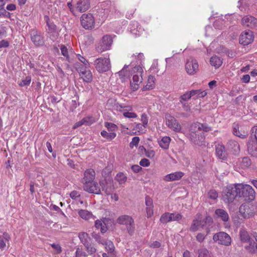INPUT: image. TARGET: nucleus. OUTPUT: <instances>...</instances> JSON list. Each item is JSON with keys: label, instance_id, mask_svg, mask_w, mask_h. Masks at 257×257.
<instances>
[{"label": "nucleus", "instance_id": "nucleus-54", "mask_svg": "<svg viewBox=\"0 0 257 257\" xmlns=\"http://www.w3.org/2000/svg\"><path fill=\"white\" fill-rule=\"evenodd\" d=\"M84 246H85L88 253L90 254L94 253L96 250V248L92 245H91L89 242L88 243V245H84Z\"/></svg>", "mask_w": 257, "mask_h": 257}, {"label": "nucleus", "instance_id": "nucleus-4", "mask_svg": "<svg viewBox=\"0 0 257 257\" xmlns=\"http://www.w3.org/2000/svg\"><path fill=\"white\" fill-rule=\"evenodd\" d=\"M238 196L242 197L246 201H250L255 198V191L252 187L247 184H237Z\"/></svg>", "mask_w": 257, "mask_h": 257}, {"label": "nucleus", "instance_id": "nucleus-1", "mask_svg": "<svg viewBox=\"0 0 257 257\" xmlns=\"http://www.w3.org/2000/svg\"><path fill=\"white\" fill-rule=\"evenodd\" d=\"M201 130L207 132L211 129L206 124L196 122L191 125L189 134V138L191 141L199 146L205 145L204 143L205 136L204 133L201 132Z\"/></svg>", "mask_w": 257, "mask_h": 257}, {"label": "nucleus", "instance_id": "nucleus-2", "mask_svg": "<svg viewBox=\"0 0 257 257\" xmlns=\"http://www.w3.org/2000/svg\"><path fill=\"white\" fill-rule=\"evenodd\" d=\"M143 73V69L141 66H136L132 68L131 75H133V78L130 81V85L133 91L138 89L140 84L142 82Z\"/></svg>", "mask_w": 257, "mask_h": 257}, {"label": "nucleus", "instance_id": "nucleus-9", "mask_svg": "<svg viewBox=\"0 0 257 257\" xmlns=\"http://www.w3.org/2000/svg\"><path fill=\"white\" fill-rule=\"evenodd\" d=\"M256 207L249 204H243L239 209V212L244 218H249L254 216Z\"/></svg>", "mask_w": 257, "mask_h": 257}, {"label": "nucleus", "instance_id": "nucleus-59", "mask_svg": "<svg viewBox=\"0 0 257 257\" xmlns=\"http://www.w3.org/2000/svg\"><path fill=\"white\" fill-rule=\"evenodd\" d=\"M209 232H210L209 229H207L206 235H205L204 234H203L202 233H199L197 234V235L196 236V240L199 242H202L204 240L206 236L209 233Z\"/></svg>", "mask_w": 257, "mask_h": 257}, {"label": "nucleus", "instance_id": "nucleus-6", "mask_svg": "<svg viewBox=\"0 0 257 257\" xmlns=\"http://www.w3.org/2000/svg\"><path fill=\"white\" fill-rule=\"evenodd\" d=\"M67 6L70 11L74 15L77 12L83 13L87 11L90 7V0H79L74 7L71 3H68Z\"/></svg>", "mask_w": 257, "mask_h": 257}, {"label": "nucleus", "instance_id": "nucleus-45", "mask_svg": "<svg viewBox=\"0 0 257 257\" xmlns=\"http://www.w3.org/2000/svg\"><path fill=\"white\" fill-rule=\"evenodd\" d=\"M160 221L161 222L164 224L167 223L169 222H171V217L170 213L166 212L163 214L160 218Z\"/></svg>", "mask_w": 257, "mask_h": 257}, {"label": "nucleus", "instance_id": "nucleus-8", "mask_svg": "<svg viewBox=\"0 0 257 257\" xmlns=\"http://www.w3.org/2000/svg\"><path fill=\"white\" fill-rule=\"evenodd\" d=\"M214 241L218 244L229 246L231 243L230 236L225 232H219L215 233L213 237Z\"/></svg>", "mask_w": 257, "mask_h": 257}, {"label": "nucleus", "instance_id": "nucleus-26", "mask_svg": "<svg viewBox=\"0 0 257 257\" xmlns=\"http://www.w3.org/2000/svg\"><path fill=\"white\" fill-rule=\"evenodd\" d=\"M215 218L220 219L223 222H227L229 220V215L227 211L223 209H217L215 210L214 216Z\"/></svg>", "mask_w": 257, "mask_h": 257}, {"label": "nucleus", "instance_id": "nucleus-33", "mask_svg": "<svg viewBox=\"0 0 257 257\" xmlns=\"http://www.w3.org/2000/svg\"><path fill=\"white\" fill-rule=\"evenodd\" d=\"M128 67L129 65H125L123 68L118 73V76L122 81H124L125 79L129 78L130 74H131V71L128 72L126 69Z\"/></svg>", "mask_w": 257, "mask_h": 257}, {"label": "nucleus", "instance_id": "nucleus-29", "mask_svg": "<svg viewBox=\"0 0 257 257\" xmlns=\"http://www.w3.org/2000/svg\"><path fill=\"white\" fill-rule=\"evenodd\" d=\"M95 177V172L93 169H88L84 173L83 180L84 183H89L92 182Z\"/></svg>", "mask_w": 257, "mask_h": 257}, {"label": "nucleus", "instance_id": "nucleus-47", "mask_svg": "<svg viewBox=\"0 0 257 257\" xmlns=\"http://www.w3.org/2000/svg\"><path fill=\"white\" fill-rule=\"evenodd\" d=\"M102 244L105 245V249L108 252L112 253L114 251L115 247L112 241L104 240V244Z\"/></svg>", "mask_w": 257, "mask_h": 257}, {"label": "nucleus", "instance_id": "nucleus-64", "mask_svg": "<svg viewBox=\"0 0 257 257\" xmlns=\"http://www.w3.org/2000/svg\"><path fill=\"white\" fill-rule=\"evenodd\" d=\"M50 245L55 250L56 253H60L62 251L61 247L60 244L56 243L50 244Z\"/></svg>", "mask_w": 257, "mask_h": 257}, {"label": "nucleus", "instance_id": "nucleus-37", "mask_svg": "<svg viewBox=\"0 0 257 257\" xmlns=\"http://www.w3.org/2000/svg\"><path fill=\"white\" fill-rule=\"evenodd\" d=\"M244 248L250 253H257V243H255L253 240L248 245H245Z\"/></svg>", "mask_w": 257, "mask_h": 257}, {"label": "nucleus", "instance_id": "nucleus-20", "mask_svg": "<svg viewBox=\"0 0 257 257\" xmlns=\"http://www.w3.org/2000/svg\"><path fill=\"white\" fill-rule=\"evenodd\" d=\"M31 40L36 46H42L44 44V38L37 31H33L31 33Z\"/></svg>", "mask_w": 257, "mask_h": 257}, {"label": "nucleus", "instance_id": "nucleus-63", "mask_svg": "<svg viewBox=\"0 0 257 257\" xmlns=\"http://www.w3.org/2000/svg\"><path fill=\"white\" fill-rule=\"evenodd\" d=\"M60 49H61L62 55H63L64 57H65L66 58V59L67 60H68L69 56H68V52L67 48L64 45H61Z\"/></svg>", "mask_w": 257, "mask_h": 257}, {"label": "nucleus", "instance_id": "nucleus-57", "mask_svg": "<svg viewBox=\"0 0 257 257\" xmlns=\"http://www.w3.org/2000/svg\"><path fill=\"white\" fill-rule=\"evenodd\" d=\"M91 236L98 243L101 244H104V240L101 239L99 234L93 232L92 233Z\"/></svg>", "mask_w": 257, "mask_h": 257}, {"label": "nucleus", "instance_id": "nucleus-55", "mask_svg": "<svg viewBox=\"0 0 257 257\" xmlns=\"http://www.w3.org/2000/svg\"><path fill=\"white\" fill-rule=\"evenodd\" d=\"M208 197L212 200H215L218 198V195L215 190H210L208 193Z\"/></svg>", "mask_w": 257, "mask_h": 257}, {"label": "nucleus", "instance_id": "nucleus-32", "mask_svg": "<svg viewBox=\"0 0 257 257\" xmlns=\"http://www.w3.org/2000/svg\"><path fill=\"white\" fill-rule=\"evenodd\" d=\"M132 57L135 58L136 61L131 62L130 65L131 68H134L136 66H141L143 61L144 60V56L143 53H139L138 55H134Z\"/></svg>", "mask_w": 257, "mask_h": 257}, {"label": "nucleus", "instance_id": "nucleus-34", "mask_svg": "<svg viewBox=\"0 0 257 257\" xmlns=\"http://www.w3.org/2000/svg\"><path fill=\"white\" fill-rule=\"evenodd\" d=\"M210 63L211 66L218 68L222 65V59L220 57L215 55L210 58Z\"/></svg>", "mask_w": 257, "mask_h": 257}, {"label": "nucleus", "instance_id": "nucleus-42", "mask_svg": "<svg viewBox=\"0 0 257 257\" xmlns=\"http://www.w3.org/2000/svg\"><path fill=\"white\" fill-rule=\"evenodd\" d=\"M115 180L119 183V184H124L127 180L126 176L123 173L119 172L116 175Z\"/></svg>", "mask_w": 257, "mask_h": 257}, {"label": "nucleus", "instance_id": "nucleus-28", "mask_svg": "<svg viewBox=\"0 0 257 257\" xmlns=\"http://www.w3.org/2000/svg\"><path fill=\"white\" fill-rule=\"evenodd\" d=\"M130 31L134 36H139L143 32V29L138 22H134L130 25Z\"/></svg>", "mask_w": 257, "mask_h": 257}, {"label": "nucleus", "instance_id": "nucleus-53", "mask_svg": "<svg viewBox=\"0 0 257 257\" xmlns=\"http://www.w3.org/2000/svg\"><path fill=\"white\" fill-rule=\"evenodd\" d=\"M87 254L82 248L77 247L75 251V257H87Z\"/></svg>", "mask_w": 257, "mask_h": 257}, {"label": "nucleus", "instance_id": "nucleus-44", "mask_svg": "<svg viewBox=\"0 0 257 257\" xmlns=\"http://www.w3.org/2000/svg\"><path fill=\"white\" fill-rule=\"evenodd\" d=\"M101 135L105 139L108 140H111L113 139L116 136L115 132L108 133L105 131H102L101 132Z\"/></svg>", "mask_w": 257, "mask_h": 257}, {"label": "nucleus", "instance_id": "nucleus-7", "mask_svg": "<svg viewBox=\"0 0 257 257\" xmlns=\"http://www.w3.org/2000/svg\"><path fill=\"white\" fill-rule=\"evenodd\" d=\"M117 222L120 224L126 226L128 233L132 235L135 230V224L134 219L130 216L123 215L117 219Z\"/></svg>", "mask_w": 257, "mask_h": 257}, {"label": "nucleus", "instance_id": "nucleus-60", "mask_svg": "<svg viewBox=\"0 0 257 257\" xmlns=\"http://www.w3.org/2000/svg\"><path fill=\"white\" fill-rule=\"evenodd\" d=\"M76 56L77 59L84 64L85 67L89 66V63L88 61L82 56L80 54H77Z\"/></svg>", "mask_w": 257, "mask_h": 257}, {"label": "nucleus", "instance_id": "nucleus-52", "mask_svg": "<svg viewBox=\"0 0 257 257\" xmlns=\"http://www.w3.org/2000/svg\"><path fill=\"white\" fill-rule=\"evenodd\" d=\"M202 223L205 224V226L204 227L208 228L210 226H211L213 223V219L211 217L209 216H206L204 220H202ZM207 229H209L207 228Z\"/></svg>", "mask_w": 257, "mask_h": 257}, {"label": "nucleus", "instance_id": "nucleus-43", "mask_svg": "<svg viewBox=\"0 0 257 257\" xmlns=\"http://www.w3.org/2000/svg\"><path fill=\"white\" fill-rule=\"evenodd\" d=\"M95 226L97 229H100L102 233H105L107 231L105 224L102 220H96L95 222Z\"/></svg>", "mask_w": 257, "mask_h": 257}, {"label": "nucleus", "instance_id": "nucleus-56", "mask_svg": "<svg viewBox=\"0 0 257 257\" xmlns=\"http://www.w3.org/2000/svg\"><path fill=\"white\" fill-rule=\"evenodd\" d=\"M193 91L195 92V95L196 98H202L206 95L207 92L205 90H192Z\"/></svg>", "mask_w": 257, "mask_h": 257}, {"label": "nucleus", "instance_id": "nucleus-15", "mask_svg": "<svg viewBox=\"0 0 257 257\" xmlns=\"http://www.w3.org/2000/svg\"><path fill=\"white\" fill-rule=\"evenodd\" d=\"M102 10L103 12H100L102 20L108 17L110 18L116 17V16L118 15V13H119L113 6H110L108 8L102 9Z\"/></svg>", "mask_w": 257, "mask_h": 257}, {"label": "nucleus", "instance_id": "nucleus-48", "mask_svg": "<svg viewBox=\"0 0 257 257\" xmlns=\"http://www.w3.org/2000/svg\"><path fill=\"white\" fill-rule=\"evenodd\" d=\"M114 190V187L112 185L111 183H107L106 185L102 188V191H104L105 193L109 195Z\"/></svg>", "mask_w": 257, "mask_h": 257}, {"label": "nucleus", "instance_id": "nucleus-18", "mask_svg": "<svg viewBox=\"0 0 257 257\" xmlns=\"http://www.w3.org/2000/svg\"><path fill=\"white\" fill-rule=\"evenodd\" d=\"M83 67H76L78 72L83 81L86 82H90L92 80V74L90 70H87Z\"/></svg>", "mask_w": 257, "mask_h": 257}, {"label": "nucleus", "instance_id": "nucleus-38", "mask_svg": "<svg viewBox=\"0 0 257 257\" xmlns=\"http://www.w3.org/2000/svg\"><path fill=\"white\" fill-rule=\"evenodd\" d=\"M78 237L81 242L84 245H88V243L89 242L90 238L88 234L85 232H80L78 234Z\"/></svg>", "mask_w": 257, "mask_h": 257}, {"label": "nucleus", "instance_id": "nucleus-49", "mask_svg": "<svg viewBox=\"0 0 257 257\" xmlns=\"http://www.w3.org/2000/svg\"><path fill=\"white\" fill-rule=\"evenodd\" d=\"M198 253V257H212L211 253L206 248L199 249Z\"/></svg>", "mask_w": 257, "mask_h": 257}, {"label": "nucleus", "instance_id": "nucleus-10", "mask_svg": "<svg viewBox=\"0 0 257 257\" xmlns=\"http://www.w3.org/2000/svg\"><path fill=\"white\" fill-rule=\"evenodd\" d=\"M116 109L121 112L125 118H136L138 117L137 114L133 112V107L131 105L117 104L116 105Z\"/></svg>", "mask_w": 257, "mask_h": 257}, {"label": "nucleus", "instance_id": "nucleus-19", "mask_svg": "<svg viewBox=\"0 0 257 257\" xmlns=\"http://www.w3.org/2000/svg\"><path fill=\"white\" fill-rule=\"evenodd\" d=\"M247 150L249 154L253 157H257V138L254 135V138H251L247 145Z\"/></svg>", "mask_w": 257, "mask_h": 257}, {"label": "nucleus", "instance_id": "nucleus-36", "mask_svg": "<svg viewBox=\"0 0 257 257\" xmlns=\"http://www.w3.org/2000/svg\"><path fill=\"white\" fill-rule=\"evenodd\" d=\"M227 147L229 149L234 151L235 153L238 152L240 150V147L238 143L234 140H229L227 143Z\"/></svg>", "mask_w": 257, "mask_h": 257}, {"label": "nucleus", "instance_id": "nucleus-39", "mask_svg": "<svg viewBox=\"0 0 257 257\" xmlns=\"http://www.w3.org/2000/svg\"><path fill=\"white\" fill-rule=\"evenodd\" d=\"M155 77L153 76H149L148 78L147 84L143 88V90L152 89L155 86Z\"/></svg>", "mask_w": 257, "mask_h": 257}, {"label": "nucleus", "instance_id": "nucleus-13", "mask_svg": "<svg viewBox=\"0 0 257 257\" xmlns=\"http://www.w3.org/2000/svg\"><path fill=\"white\" fill-rule=\"evenodd\" d=\"M166 124L171 129L176 132H180L182 126L177 119L170 114L166 115Z\"/></svg>", "mask_w": 257, "mask_h": 257}, {"label": "nucleus", "instance_id": "nucleus-46", "mask_svg": "<svg viewBox=\"0 0 257 257\" xmlns=\"http://www.w3.org/2000/svg\"><path fill=\"white\" fill-rule=\"evenodd\" d=\"M45 20L46 21L47 25L48 27L49 33H53L56 31V26L52 22L49 21V18L48 16H45Z\"/></svg>", "mask_w": 257, "mask_h": 257}, {"label": "nucleus", "instance_id": "nucleus-40", "mask_svg": "<svg viewBox=\"0 0 257 257\" xmlns=\"http://www.w3.org/2000/svg\"><path fill=\"white\" fill-rule=\"evenodd\" d=\"M195 92L196 91H193L192 90H191L190 91H188L183 95H181L180 100V103L181 104H183V101H188L192 97L194 96L195 95Z\"/></svg>", "mask_w": 257, "mask_h": 257}, {"label": "nucleus", "instance_id": "nucleus-31", "mask_svg": "<svg viewBox=\"0 0 257 257\" xmlns=\"http://www.w3.org/2000/svg\"><path fill=\"white\" fill-rule=\"evenodd\" d=\"M239 127L238 123H233L232 126V132L233 135L241 139L246 138L247 136V132L243 131L242 132H241L239 130Z\"/></svg>", "mask_w": 257, "mask_h": 257}, {"label": "nucleus", "instance_id": "nucleus-30", "mask_svg": "<svg viewBox=\"0 0 257 257\" xmlns=\"http://www.w3.org/2000/svg\"><path fill=\"white\" fill-rule=\"evenodd\" d=\"M251 165V161L248 157H244L241 160H238L236 162V166L238 167L237 169H245L247 168Z\"/></svg>", "mask_w": 257, "mask_h": 257}, {"label": "nucleus", "instance_id": "nucleus-41", "mask_svg": "<svg viewBox=\"0 0 257 257\" xmlns=\"http://www.w3.org/2000/svg\"><path fill=\"white\" fill-rule=\"evenodd\" d=\"M78 214L82 219L85 220H88L93 217L92 214L86 210L81 209L79 210Z\"/></svg>", "mask_w": 257, "mask_h": 257}, {"label": "nucleus", "instance_id": "nucleus-11", "mask_svg": "<svg viewBox=\"0 0 257 257\" xmlns=\"http://www.w3.org/2000/svg\"><path fill=\"white\" fill-rule=\"evenodd\" d=\"M112 44V39L111 36L109 35L104 36L102 38L101 42L96 47V50L100 53L108 50L110 49Z\"/></svg>", "mask_w": 257, "mask_h": 257}, {"label": "nucleus", "instance_id": "nucleus-50", "mask_svg": "<svg viewBox=\"0 0 257 257\" xmlns=\"http://www.w3.org/2000/svg\"><path fill=\"white\" fill-rule=\"evenodd\" d=\"M31 82V77L29 76H26L24 79H23L19 84L20 86H26L30 85Z\"/></svg>", "mask_w": 257, "mask_h": 257}, {"label": "nucleus", "instance_id": "nucleus-22", "mask_svg": "<svg viewBox=\"0 0 257 257\" xmlns=\"http://www.w3.org/2000/svg\"><path fill=\"white\" fill-rule=\"evenodd\" d=\"M241 21L242 25L244 26L252 28L257 26V19L251 16H246Z\"/></svg>", "mask_w": 257, "mask_h": 257}, {"label": "nucleus", "instance_id": "nucleus-62", "mask_svg": "<svg viewBox=\"0 0 257 257\" xmlns=\"http://www.w3.org/2000/svg\"><path fill=\"white\" fill-rule=\"evenodd\" d=\"M141 121L142 122L143 127L146 128L148 122V117L146 114L143 113L142 114Z\"/></svg>", "mask_w": 257, "mask_h": 257}, {"label": "nucleus", "instance_id": "nucleus-61", "mask_svg": "<svg viewBox=\"0 0 257 257\" xmlns=\"http://www.w3.org/2000/svg\"><path fill=\"white\" fill-rule=\"evenodd\" d=\"M140 141V139L138 137H135L132 139V142L130 144V146L131 148H133L134 147H137L138 145V144Z\"/></svg>", "mask_w": 257, "mask_h": 257}, {"label": "nucleus", "instance_id": "nucleus-51", "mask_svg": "<svg viewBox=\"0 0 257 257\" xmlns=\"http://www.w3.org/2000/svg\"><path fill=\"white\" fill-rule=\"evenodd\" d=\"M104 126L107 128L108 131L110 132H114L117 129V125L111 122H105Z\"/></svg>", "mask_w": 257, "mask_h": 257}, {"label": "nucleus", "instance_id": "nucleus-23", "mask_svg": "<svg viewBox=\"0 0 257 257\" xmlns=\"http://www.w3.org/2000/svg\"><path fill=\"white\" fill-rule=\"evenodd\" d=\"M184 173L181 171H177L166 175L164 177L163 180L167 182L177 181L181 179Z\"/></svg>", "mask_w": 257, "mask_h": 257}, {"label": "nucleus", "instance_id": "nucleus-14", "mask_svg": "<svg viewBox=\"0 0 257 257\" xmlns=\"http://www.w3.org/2000/svg\"><path fill=\"white\" fill-rule=\"evenodd\" d=\"M80 21L82 26L85 29L92 28L95 23L93 15L90 13L83 14L81 17Z\"/></svg>", "mask_w": 257, "mask_h": 257}, {"label": "nucleus", "instance_id": "nucleus-24", "mask_svg": "<svg viewBox=\"0 0 257 257\" xmlns=\"http://www.w3.org/2000/svg\"><path fill=\"white\" fill-rule=\"evenodd\" d=\"M205 226V224L202 223L201 215L200 214H197L193 221L190 230L191 231H196L198 230L200 227H204Z\"/></svg>", "mask_w": 257, "mask_h": 257}, {"label": "nucleus", "instance_id": "nucleus-5", "mask_svg": "<svg viewBox=\"0 0 257 257\" xmlns=\"http://www.w3.org/2000/svg\"><path fill=\"white\" fill-rule=\"evenodd\" d=\"M237 188V184L230 185L226 187L222 195V200L225 203L232 202L235 197L238 196L239 193Z\"/></svg>", "mask_w": 257, "mask_h": 257}, {"label": "nucleus", "instance_id": "nucleus-58", "mask_svg": "<svg viewBox=\"0 0 257 257\" xmlns=\"http://www.w3.org/2000/svg\"><path fill=\"white\" fill-rule=\"evenodd\" d=\"M171 221H179L182 218V215L178 213H170Z\"/></svg>", "mask_w": 257, "mask_h": 257}, {"label": "nucleus", "instance_id": "nucleus-25", "mask_svg": "<svg viewBox=\"0 0 257 257\" xmlns=\"http://www.w3.org/2000/svg\"><path fill=\"white\" fill-rule=\"evenodd\" d=\"M11 236L7 232H4L0 235V249L4 250L9 246Z\"/></svg>", "mask_w": 257, "mask_h": 257}, {"label": "nucleus", "instance_id": "nucleus-3", "mask_svg": "<svg viewBox=\"0 0 257 257\" xmlns=\"http://www.w3.org/2000/svg\"><path fill=\"white\" fill-rule=\"evenodd\" d=\"M96 70L99 73H103L109 71L111 68L109 55L105 54L103 57L96 59L93 62Z\"/></svg>", "mask_w": 257, "mask_h": 257}, {"label": "nucleus", "instance_id": "nucleus-12", "mask_svg": "<svg viewBox=\"0 0 257 257\" xmlns=\"http://www.w3.org/2000/svg\"><path fill=\"white\" fill-rule=\"evenodd\" d=\"M198 63L196 59L191 57L187 60L185 70L188 74L193 75L196 74L198 70Z\"/></svg>", "mask_w": 257, "mask_h": 257}, {"label": "nucleus", "instance_id": "nucleus-27", "mask_svg": "<svg viewBox=\"0 0 257 257\" xmlns=\"http://www.w3.org/2000/svg\"><path fill=\"white\" fill-rule=\"evenodd\" d=\"M239 236L240 241L242 243H248L252 241L250 236L247 231V230L244 228H241L239 232Z\"/></svg>", "mask_w": 257, "mask_h": 257}, {"label": "nucleus", "instance_id": "nucleus-17", "mask_svg": "<svg viewBox=\"0 0 257 257\" xmlns=\"http://www.w3.org/2000/svg\"><path fill=\"white\" fill-rule=\"evenodd\" d=\"M83 189L85 191L96 194H100L101 190L98 184L93 181L91 183H84Z\"/></svg>", "mask_w": 257, "mask_h": 257}, {"label": "nucleus", "instance_id": "nucleus-16", "mask_svg": "<svg viewBox=\"0 0 257 257\" xmlns=\"http://www.w3.org/2000/svg\"><path fill=\"white\" fill-rule=\"evenodd\" d=\"M253 38L251 31H244L240 36L239 43L243 45H247L253 41Z\"/></svg>", "mask_w": 257, "mask_h": 257}, {"label": "nucleus", "instance_id": "nucleus-35", "mask_svg": "<svg viewBox=\"0 0 257 257\" xmlns=\"http://www.w3.org/2000/svg\"><path fill=\"white\" fill-rule=\"evenodd\" d=\"M171 139L169 137L165 136L159 142V144L162 149H168L170 143Z\"/></svg>", "mask_w": 257, "mask_h": 257}, {"label": "nucleus", "instance_id": "nucleus-21", "mask_svg": "<svg viewBox=\"0 0 257 257\" xmlns=\"http://www.w3.org/2000/svg\"><path fill=\"white\" fill-rule=\"evenodd\" d=\"M215 152L216 156L219 159L224 160L227 158V154L225 147L221 143L215 145Z\"/></svg>", "mask_w": 257, "mask_h": 257}]
</instances>
